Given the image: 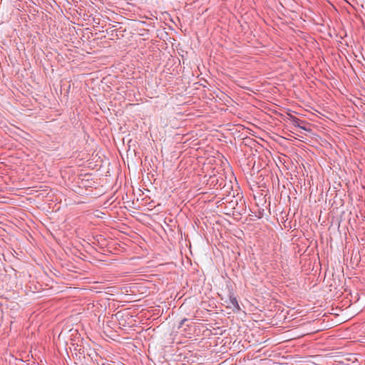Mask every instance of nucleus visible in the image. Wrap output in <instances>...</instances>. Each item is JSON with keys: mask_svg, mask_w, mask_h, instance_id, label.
I'll use <instances>...</instances> for the list:
<instances>
[{"mask_svg": "<svg viewBox=\"0 0 365 365\" xmlns=\"http://www.w3.org/2000/svg\"><path fill=\"white\" fill-rule=\"evenodd\" d=\"M299 121V119H297L296 121H295V123H298V122Z\"/></svg>", "mask_w": 365, "mask_h": 365, "instance_id": "7ed1b4c3", "label": "nucleus"}, {"mask_svg": "<svg viewBox=\"0 0 365 365\" xmlns=\"http://www.w3.org/2000/svg\"><path fill=\"white\" fill-rule=\"evenodd\" d=\"M185 320H186V319H183V320H182V322H181L180 324H183V322H184Z\"/></svg>", "mask_w": 365, "mask_h": 365, "instance_id": "f03ea898", "label": "nucleus"}, {"mask_svg": "<svg viewBox=\"0 0 365 365\" xmlns=\"http://www.w3.org/2000/svg\"><path fill=\"white\" fill-rule=\"evenodd\" d=\"M230 307H232L233 309H235L236 310H240V307L239 306L238 302L237 299L232 296L230 297Z\"/></svg>", "mask_w": 365, "mask_h": 365, "instance_id": "f257e3e1", "label": "nucleus"}]
</instances>
